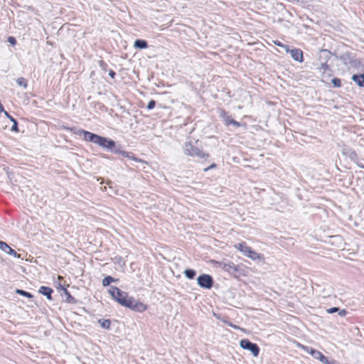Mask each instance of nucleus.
Segmentation results:
<instances>
[{"instance_id":"412c9836","label":"nucleus","mask_w":364,"mask_h":364,"mask_svg":"<svg viewBox=\"0 0 364 364\" xmlns=\"http://www.w3.org/2000/svg\"><path fill=\"white\" fill-rule=\"evenodd\" d=\"M113 262L115 264H118L121 267H125L126 262L122 256H119V255L115 256L113 258Z\"/></svg>"},{"instance_id":"b1692460","label":"nucleus","mask_w":364,"mask_h":364,"mask_svg":"<svg viewBox=\"0 0 364 364\" xmlns=\"http://www.w3.org/2000/svg\"><path fill=\"white\" fill-rule=\"evenodd\" d=\"M246 245H247V243L245 242H242L235 245V247L237 250H239L240 252H242Z\"/></svg>"},{"instance_id":"6ab92c4d","label":"nucleus","mask_w":364,"mask_h":364,"mask_svg":"<svg viewBox=\"0 0 364 364\" xmlns=\"http://www.w3.org/2000/svg\"><path fill=\"white\" fill-rule=\"evenodd\" d=\"M184 275L186 278L188 279H193L196 275V272L194 269H186L184 271Z\"/></svg>"},{"instance_id":"423d86ee","label":"nucleus","mask_w":364,"mask_h":364,"mask_svg":"<svg viewBox=\"0 0 364 364\" xmlns=\"http://www.w3.org/2000/svg\"><path fill=\"white\" fill-rule=\"evenodd\" d=\"M240 346L245 350H250L255 357H257L259 353V347L257 343L251 342L250 340L245 338L240 341Z\"/></svg>"},{"instance_id":"72a5a7b5","label":"nucleus","mask_w":364,"mask_h":364,"mask_svg":"<svg viewBox=\"0 0 364 364\" xmlns=\"http://www.w3.org/2000/svg\"><path fill=\"white\" fill-rule=\"evenodd\" d=\"M108 75H109L112 78H114V76H115V75H116V73H115V72H114V70H109V73H108Z\"/></svg>"},{"instance_id":"39448f33","label":"nucleus","mask_w":364,"mask_h":364,"mask_svg":"<svg viewBox=\"0 0 364 364\" xmlns=\"http://www.w3.org/2000/svg\"><path fill=\"white\" fill-rule=\"evenodd\" d=\"M197 284L201 288L210 289L213 287V278L210 274H202L198 277Z\"/></svg>"},{"instance_id":"a878e982","label":"nucleus","mask_w":364,"mask_h":364,"mask_svg":"<svg viewBox=\"0 0 364 364\" xmlns=\"http://www.w3.org/2000/svg\"><path fill=\"white\" fill-rule=\"evenodd\" d=\"M13 122V125L11 128V131L12 132H18V122L16 119H14V121H12Z\"/></svg>"},{"instance_id":"f3484780","label":"nucleus","mask_w":364,"mask_h":364,"mask_svg":"<svg viewBox=\"0 0 364 364\" xmlns=\"http://www.w3.org/2000/svg\"><path fill=\"white\" fill-rule=\"evenodd\" d=\"M98 323L104 329L109 330L111 328V321L109 319L100 318L98 320Z\"/></svg>"},{"instance_id":"bb28decb","label":"nucleus","mask_w":364,"mask_h":364,"mask_svg":"<svg viewBox=\"0 0 364 364\" xmlns=\"http://www.w3.org/2000/svg\"><path fill=\"white\" fill-rule=\"evenodd\" d=\"M252 250V249L247 245L242 252L245 256L247 257Z\"/></svg>"},{"instance_id":"1a4fd4ad","label":"nucleus","mask_w":364,"mask_h":364,"mask_svg":"<svg viewBox=\"0 0 364 364\" xmlns=\"http://www.w3.org/2000/svg\"><path fill=\"white\" fill-rule=\"evenodd\" d=\"M331 52L327 50H321L319 53V59L321 60L322 59L324 60V61H321L319 67V70L321 71L325 72L326 70H328V65L327 64V60L330 58L331 57Z\"/></svg>"},{"instance_id":"20e7f679","label":"nucleus","mask_w":364,"mask_h":364,"mask_svg":"<svg viewBox=\"0 0 364 364\" xmlns=\"http://www.w3.org/2000/svg\"><path fill=\"white\" fill-rule=\"evenodd\" d=\"M123 306L137 312H143L147 308L146 305L131 296H128Z\"/></svg>"},{"instance_id":"9b49d317","label":"nucleus","mask_w":364,"mask_h":364,"mask_svg":"<svg viewBox=\"0 0 364 364\" xmlns=\"http://www.w3.org/2000/svg\"><path fill=\"white\" fill-rule=\"evenodd\" d=\"M0 249L9 255H12L14 257L20 258V255L18 254L14 249L9 247L7 245V243H6L4 241H0Z\"/></svg>"},{"instance_id":"5701e85b","label":"nucleus","mask_w":364,"mask_h":364,"mask_svg":"<svg viewBox=\"0 0 364 364\" xmlns=\"http://www.w3.org/2000/svg\"><path fill=\"white\" fill-rule=\"evenodd\" d=\"M16 83L22 88L25 89L27 86V80L23 77H19L16 80Z\"/></svg>"},{"instance_id":"2eb2a0df","label":"nucleus","mask_w":364,"mask_h":364,"mask_svg":"<svg viewBox=\"0 0 364 364\" xmlns=\"http://www.w3.org/2000/svg\"><path fill=\"white\" fill-rule=\"evenodd\" d=\"M353 81L359 87H364V74L353 75L351 77Z\"/></svg>"},{"instance_id":"aec40b11","label":"nucleus","mask_w":364,"mask_h":364,"mask_svg":"<svg viewBox=\"0 0 364 364\" xmlns=\"http://www.w3.org/2000/svg\"><path fill=\"white\" fill-rule=\"evenodd\" d=\"M117 279H115L112 276H106L102 279V285L104 287H108L110 285L111 283L116 282Z\"/></svg>"},{"instance_id":"c9c22d12","label":"nucleus","mask_w":364,"mask_h":364,"mask_svg":"<svg viewBox=\"0 0 364 364\" xmlns=\"http://www.w3.org/2000/svg\"><path fill=\"white\" fill-rule=\"evenodd\" d=\"M284 46L285 47H282L283 49H284V50L286 51V53H289L291 50V48H289V46L288 45H286L284 44Z\"/></svg>"},{"instance_id":"2f4dec72","label":"nucleus","mask_w":364,"mask_h":364,"mask_svg":"<svg viewBox=\"0 0 364 364\" xmlns=\"http://www.w3.org/2000/svg\"><path fill=\"white\" fill-rule=\"evenodd\" d=\"M338 315L341 317L345 316L347 314V311L346 309H340L338 311Z\"/></svg>"},{"instance_id":"e433bc0d","label":"nucleus","mask_w":364,"mask_h":364,"mask_svg":"<svg viewBox=\"0 0 364 364\" xmlns=\"http://www.w3.org/2000/svg\"><path fill=\"white\" fill-rule=\"evenodd\" d=\"M99 64H100V67H102L103 69H105L104 67L106 65V64H105V63L103 60H100L99 62Z\"/></svg>"},{"instance_id":"f704fd0d","label":"nucleus","mask_w":364,"mask_h":364,"mask_svg":"<svg viewBox=\"0 0 364 364\" xmlns=\"http://www.w3.org/2000/svg\"><path fill=\"white\" fill-rule=\"evenodd\" d=\"M274 44L276 46L280 47V48L285 47L284 43H281L280 41H274Z\"/></svg>"},{"instance_id":"4468645a","label":"nucleus","mask_w":364,"mask_h":364,"mask_svg":"<svg viewBox=\"0 0 364 364\" xmlns=\"http://www.w3.org/2000/svg\"><path fill=\"white\" fill-rule=\"evenodd\" d=\"M62 291H63V294H64L65 296H66L65 301L67 303L72 304H75L77 303V299H75L73 296H71V294H70V292L68 291V289L66 288L62 287Z\"/></svg>"},{"instance_id":"f03ea898","label":"nucleus","mask_w":364,"mask_h":364,"mask_svg":"<svg viewBox=\"0 0 364 364\" xmlns=\"http://www.w3.org/2000/svg\"><path fill=\"white\" fill-rule=\"evenodd\" d=\"M183 153L186 156L197 157L199 159H206L209 157L208 154L203 152L198 147L194 146L191 142H186L183 146Z\"/></svg>"},{"instance_id":"393cba45","label":"nucleus","mask_w":364,"mask_h":364,"mask_svg":"<svg viewBox=\"0 0 364 364\" xmlns=\"http://www.w3.org/2000/svg\"><path fill=\"white\" fill-rule=\"evenodd\" d=\"M331 83L333 84L334 87H340L341 85V80L336 77L331 80Z\"/></svg>"},{"instance_id":"58836bf2","label":"nucleus","mask_w":364,"mask_h":364,"mask_svg":"<svg viewBox=\"0 0 364 364\" xmlns=\"http://www.w3.org/2000/svg\"><path fill=\"white\" fill-rule=\"evenodd\" d=\"M62 287H64L63 285H61L60 284H58V287H57V289L58 290H61L62 291Z\"/></svg>"},{"instance_id":"4c0bfd02","label":"nucleus","mask_w":364,"mask_h":364,"mask_svg":"<svg viewBox=\"0 0 364 364\" xmlns=\"http://www.w3.org/2000/svg\"><path fill=\"white\" fill-rule=\"evenodd\" d=\"M215 166H216V165H215V164H211L208 168H205V171H207V170H208V169H210V168H214V167H215Z\"/></svg>"},{"instance_id":"7c9ffc66","label":"nucleus","mask_w":364,"mask_h":364,"mask_svg":"<svg viewBox=\"0 0 364 364\" xmlns=\"http://www.w3.org/2000/svg\"><path fill=\"white\" fill-rule=\"evenodd\" d=\"M8 42L10 44L14 46L16 43V38L14 37L10 36V37L8 38Z\"/></svg>"},{"instance_id":"7ed1b4c3","label":"nucleus","mask_w":364,"mask_h":364,"mask_svg":"<svg viewBox=\"0 0 364 364\" xmlns=\"http://www.w3.org/2000/svg\"><path fill=\"white\" fill-rule=\"evenodd\" d=\"M108 291L109 294L112 296V297L122 306L124 305L127 299L129 296L127 292L123 291L120 289L114 286H111Z\"/></svg>"},{"instance_id":"473e14b6","label":"nucleus","mask_w":364,"mask_h":364,"mask_svg":"<svg viewBox=\"0 0 364 364\" xmlns=\"http://www.w3.org/2000/svg\"><path fill=\"white\" fill-rule=\"evenodd\" d=\"M4 114L5 116L9 118L11 122L14 121L15 119L9 114V113L8 112H4Z\"/></svg>"},{"instance_id":"0eeeda50","label":"nucleus","mask_w":364,"mask_h":364,"mask_svg":"<svg viewBox=\"0 0 364 364\" xmlns=\"http://www.w3.org/2000/svg\"><path fill=\"white\" fill-rule=\"evenodd\" d=\"M218 112L219 114V117L221 118L225 126H230L231 124L235 127H239L241 126V124L232 119L224 109L219 108Z\"/></svg>"},{"instance_id":"4be33fe9","label":"nucleus","mask_w":364,"mask_h":364,"mask_svg":"<svg viewBox=\"0 0 364 364\" xmlns=\"http://www.w3.org/2000/svg\"><path fill=\"white\" fill-rule=\"evenodd\" d=\"M16 292L18 294H19L21 296H25V297L28 298V299H32L33 297V295L32 294H31L30 292L26 291L25 290H23V289H17L16 290Z\"/></svg>"},{"instance_id":"a211bd4d","label":"nucleus","mask_w":364,"mask_h":364,"mask_svg":"<svg viewBox=\"0 0 364 364\" xmlns=\"http://www.w3.org/2000/svg\"><path fill=\"white\" fill-rule=\"evenodd\" d=\"M134 46L139 49H144L148 47V43L144 40L137 39L134 41Z\"/></svg>"},{"instance_id":"dca6fc26","label":"nucleus","mask_w":364,"mask_h":364,"mask_svg":"<svg viewBox=\"0 0 364 364\" xmlns=\"http://www.w3.org/2000/svg\"><path fill=\"white\" fill-rule=\"evenodd\" d=\"M247 257L252 259L254 261H262L264 259V256L262 254L258 253L253 250L251 251V253L249 254Z\"/></svg>"},{"instance_id":"ea45409f","label":"nucleus","mask_w":364,"mask_h":364,"mask_svg":"<svg viewBox=\"0 0 364 364\" xmlns=\"http://www.w3.org/2000/svg\"><path fill=\"white\" fill-rule=\"evenodd\" d=\"M229 326H230L231 327H232L233 328H235V329L238 328V327L237 326L233 325L232 323H229Z\"/></svg>"},{"instance_id":"c85d7f7f","label":"nucleus","mask_w":364,"mask_h":364,"mask_svg":"<svg viewBox=\"0 0 364 364\" xmlns=\"http://www.w3.org/2000/svg\"><path fill=\"white\" fill-rule=\"evenodd\" d=\"M338 311H339V308L338 307H331V308H329L326 310V311L328 313V314H333V313H336V312H338Z\"/></svg>"},{"instance_id":"cd10ccee","label":"nucleus","mask_w":364,"mask_h":364,"mask_svg":"<svg viewBox=\"0 0 364 364\" xmlns=\"http://www.w3.org/2000/svg\"><path fill=\"white\" fill-rule=\"evenodd\" d=\"M323 364H339L338 361L336 360L331 359L328 360L327 357H326V360H323V361H321Z\"/></svg>"},{"instance_id":"ddd939ff","label":"nucleus","mask_w":364,"mask_h":364,"mask_svg":"<svg viewBox=\"0 0 364 364\" xmlns=\"http://www.w3.org/2000/svg\"><path fill=\"white\" fill-rule=\"evenodd\" d=\"M38 292L46 296L48 300H53L52 294L53 293V289L52 288L46 286H41L39 288Z\"/></svg>"},{"instance_id":"9d476101","label":"nucleus","mask_w":364,"mask_h":364,"mask_svg":"<svg viewBox=\"0 0 364 364\" xmlns=\"http://www.w3.org/2000/svg\"><path fill=\"white\" fill-rule=\"evenodd\" d=\"M299 346L306 353L311 354L315 359L319 360L321 362L323 361V360H326V356L321 352L314 349L311 347L306 346L301 344H299Z\"/></svg>"},{"instance_id":"6e6552de","label":"nucleus","mask_w":364,"mask_h":364,"mask_svg":"<svg viewBox=\"0 0 364 364\" xmlns=\"http://www.w3.org/2000/svg\"><path fill=\"white\" fill-rule=\"evenodd\" d=\"M220 267L223 270L228 272L230 275H232L235 277H237V274L240 272L239 266L235 264L232 262H222L220 263Z\"/></svg>"},{"instance_id":"f257e3e1","label":"nucleus","mask_w":364,"mask_h":364,"mask_svg":"<svg viewBox=\"0 0 364 364\" xmlns=\"http://www.w3.org/2000/svg\"><path fill=\"white\" fill-rule=\"evenodd\" d=\"M65 129L70 130L74 134H78L80 136L83 135L85 140L97 144L102 149H106L112 153L120 154L124 157L128 158L136 162L143 161L141 159L136 157L132 152L122 150L121 145L117 146L116 142L109 138L102 136L82 129H77L75 127H65Z\"/></svg>"},{"instance_id":"c756f323","label":"nucleus","mask_w":364,"mask_h":364,"mask_svg":"<svg viewBox=\"0 0 364 364\" xmlns=\"http://www.w3.org/2000/svg\"><path fill=\"white\" fill-rule=\"evenodd\" d=\"M156 105V102L153 100H151V101H149V102L148 103L147 105V109H152Z\"/></svg>"},{"instance_id":"f8f14e48","label":"nucleus","mask_w":364,"mask_h":364,"mask_svg":"<svg viewBox=\"0 0 364 364\" xmlns=\"http://www.w3.org/2000/svg\"><path fill=\"white\" fill-rule=\"evenodd\" d=\"M290 53L291 57L292 59H294L295 61L301 63L304 61V56H303V52L299 48H292L289 52Z\"/></svg>"}]
</instances>
